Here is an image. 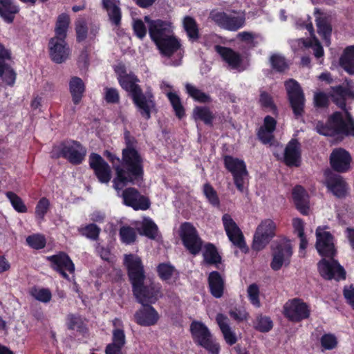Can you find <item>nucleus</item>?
<instances>
[{
    "instance_id": "obj_1",
    "label": "nucleus",
    "mask_w": 354,
    "mask_h": 354,
    "mask_svg": "<svg viewBox=\"0 0 354 354\" xmlns=\"http://www.w3.org/2000/svg\"><path fill=\"white\" fill-rule=\"evenodd\" d=\"M124 138L126 147L122 151V167H114L115 177L113 187L118 191L129 184L140 186L144 182V160L136 149L137 140L129 131L124 132Z\"/></svg>"
},
{
    "instance_id": "obj_2",
    "label": "nucleus",
    "mask_w": 354,
    "mask_h": 354,
    "mask_svg": "<svg viewBox=\"0 0 354 354\" xmlns=\"http://www.w3.org/2000/svg\"><path fill=\"white\" fill-rule=\"evenodd\" d=\"M124 264L136 301L140 304H155L162 296V287L159 283L152 281L145 282V271L141 258L133 254H125Z\"/></svg>"
},
{
    "instance_id": "obj_3",
    "label": "nucleus",
    "mask_w": 354,
    "mask_h": 354,
    "mask_svg": "<svg viewBox=\"0 0 354 354\" xmlns=\"http://www.w3.org/2000/svg\"><path fill=\"white\" fill-rule=\"evenodd\" d=\"M347 94V89L342 86H339L333 88L331 94L332 100L344 112L333 113L327 126L318 122L316 129L319 134L326 136L336 135L354 136V120L346 109L345 97Z\"/></svg>"
},
{
    "instance_id": "obj_4",
    "label": "nucleus",
    "mask_w": 354,
    "mask_h": 354,
    "mask_svg": "<svg viewBox=\"0 0 354 354\" xmlns=\"http://www.w3.org/2000/svg\"><path fill=\"white\" fill-rule=\"evenodd\" d=\"M316 249L318 253L328 259H323L317 264L319 272L322 277L326 279L335 280L345 279L346 272L339 263L333 259L336 253L333 237L327 231L320 227L316 230Z\"/></svg>"
},
{
    "instance_id": "obj_5",
    "label": "nucleus",
    "mask_w": 354,
    "mask_h": 354,
    "mask_svg": "<svg viewBox=\"0 0 354 354\" xmlns=\"http://www.w3.org/2000/svg\"><path fill=\"white\" fill-rule=\"evenodd\" d=\"M118 80L120 86L129 93L140 115L145 120H149L151 117V113L158 111L155 96L152 91H148L143 93L142 88L138 84L140 80L133 73L118 77Z\"/></svg>"
},
{
    "instance_id": "obj_6",
    "label": "nucleus",
    "mask_w": 354,
    "mask_h": 354,
    "mask_svg": "<svg viewBox=\"0 0 354 354\" xmlns=\"http://www.w3.org/2000/svg\"><path fill=\"white\" fill-rule=\"evenodd\" d=\"M57 158H63L73 165L82 163L86 156V149L79 141L66 140L54 147Z\"/></svg>"
},
{
    "instance_id": "obj_7",
    "label": "nucleus",
    "mask_w": 354,
    "mask_h": 354,
    "mask_svg": "<svg viewBox=\"0 0 354 354\" xmlns=\"http://www.w3.org/2000/svg\"><path fill=\"white\" fill-rule=\"evenodd\" d=\"M190 333L194 342L211 354H218L219 344L216 343L207 326L200 321L194 320L190 324Z\"/></svg>"
},
{
    "instance_id": "obj_8",
    "label": "nucleus",
    "mask_w": 354,
    "mask_h": 354,
    "mask_svg": "<svg viewBox=\"0 0 354 354\" xmlns=\"http://www.w3.org/2000/svg\"><path fill=\"white\" fill-rule=\"evenodd\" d=\"M292 254V245L290 240L282 239L276 241L272 246V259L270 268L274 271H278L283 266H288Z\"/></svg>"
},
{
    "instance_id": "obj_9",
    "label": "nucleus",
    "mask_w": 354,
    "mask_h": 354,
    "mask_svg": "<svg viewBox=\"0 0 354 354\" xmlns=\"http://www.w3.org/2000/svg\"><path fill=\"white\" fill-rule=\"evenodd\" d=\"M224 162L226 169L232 174L238 190L244 192L248 183V172L243 160L226 156Z\"/></svg>"
},
{
    "instance_id": "obj_10",
    "label": "nucleus",
    "mask_w": 354,
    "mask_h": 354,
    "mask_svg": "<svg viewBox=\"0 0 354 354\" xmlns=\"http://www.w3.org/2000/svg\"><path fill=\"white\" fill-rule=\"evenodd\" d=\"M180 236L183 245L194 256L199 254L203 248V240L196 227L189 222L183 223L180 227Z\"/></svg>"
},
{
    "instance_id": "obj_11",
    "label": "nucleus",
    "mask_w": 354,
    "mask_h": 354,
    "mask_svg": "<svg viewBox=\"0 0 354 354\" xmlns=\"http://www.w3.org/2000/svg\"><path fill=\"white\" fill-rule=\"evenodd\" d=\"M288 100L293 113L296 118L304 115L305 107V96L299 84L293 79L285 82Z\"/></svg>"
},
{
    "instance_id": "obj_12",
    "label": "nucleus",
    "mask_w": 354,
    "mask_h": 354,
    "mask_svg": "<svg viewBox=\"0 0 354 354\" xmlns=\"http://www.w3.org/2000/svg\"><path fill=\"white\" fill-rule=\"evenodd\" d=\"M277 225L270 218L263 220L257 226L254 234L252 248L259 251L263 250L275 236Z\"/></svg>"
},
{
    "instance_id": "obj_13",
    "label": "nucleus",
    "mask_w": 354,
    "mask_h": 354,
    "mask_svg": "<svg viewBox=\"0 0 354 354\" xmlns=\"http://www.w3.org/2000/svg\"><path fill=\"white\" fill-rule=\"evenodd\" d=\"M308 306L301 299L295 298L285 303L283 307V315L290 322H299L310 316Z\"/></svg>"
},
{
    "instance_id": "obj_14",
    "label": "nucleus",
    "mask_w": 354,
    "mask_h": 354,
    "mask_svg": "<svg viewBox=\"0 0 354 354\" xmlns=\"http://www.w3.org/2000/svg\"><path fill=\"white\" fill-rule=\"evenodd\" d=\"M148 26V32L151 40L154 43L173 34L172 23L160 19H152L149 15L144 17Z\"/></svg>"
},
{
    "instance_id": "obj_15",
    "label": "nucleus",
    "mask_w": 354,
    "mask_h": 354,
    "mask_svg": "<svg viewBox=\"0 0 354 354\" xmlns=\"http://www.w3.org/2000/svg\"><path fill=\"white\" fill-rule=\"evenodd\" d=\"M223 225L230 242L243 252H248V248L245 241L243 234L230 215L225 214L223 216Z\"/></svg>"
},
{
    "instance_id": "obj_16",
    "label": "nucleus",
    "mask_w": 354,
    "mask_h": 354,
    "mask_svg": "<svg viewBox=\"0 0 354 354\" xmlns=\"http://www.w3.org/2000/svg\"><path fill=\"white\" fill-rule=\"evenodd\" d=\"M66 39L53 37L49 40V56L51 60L56 64H62L70 57L71 50Z\"/></svg>"
},
{
    "instance_id": "obj_17",
    "label": "nucleus",
    "mask_w": 354,
    "mask_h": 354,
    "mask_svg": "<svg viewBox=\"0 0 354 354\" xmlns=\"http://www.w3.org/2000/svg\"><path fill=\"white\" fill-rule=\"evenodd\" d=\"M123 203L133 209L145 211L151 206V201L148 196L142 194L135 187H127L122 194Z\"/></svg>"
},
{
    "instance_id": "obj_18",
    "label": "nucleus",
    "mask_w": 354,
    "mask_h": 354,
    "mask_svg": "<svg viewBox=\"0 0 354 354\" xmlns=\"http://www.w3.org/2000/svg\"><path fill=\"white\" fill-rule=\"evenodd\" d=\"M11 62V51L0 43V77L9 86H14L17 78V73L10 65Z\"/></svg>"
},
{
    "instance_id": "obj_19",
    "label": "nucleus",
    "mask_w": 354,
    "mask_h": 354,
    "mask_svg": "<svg viewBox=\"0 0 354 354\" xmlns=\"http://www.w3.org/2000/svg\"><path fill=\"white\" fill-rule=\"evenodd\" d=\"M46 259L50 263L51 268L58 272L65 279H69V276L66 271L71 274L75 272V265L73 261L64 252H59L56 254L48 256L46 257Z\"/></svg>"
},
{
    "instance_id": "obj_20",
    "label": "nucleus",
    "mask_w": 354,
    "mask_h": 354,
    "mask_svg": "<svg viewBox=\"0 0 354 354\" xmlns=\"http://www.w3.org/2000/svg\"><path fill=\"white\" fill-rule=\"evenodd\" d=\"M89 166L101 183H108L111 179V170L109 164L96 153L89 155Z\"/></svg>"
},
{
    "instance_id": "obj_21",
    "label": "nucleus",
    "mask_w": 354,
    "mask_h": 354,
    "mask_svg": "<svg viewBox=\"0 0 354 354\" xmlns=\"http://www.w3.org/2000/svg\"><path fill=\"white\" fill-rule=\"evenodd\" d=\"M324 175V184L328 191L337 198H342L346 197L348 194V187L344 178L330 171H325Z\"/></svg>"
},
{
    "instance_id": "obj_22",
    "label": "nucleus",
    "mask_w": 354,
    "mask_h": 354,
    "mask_svg": "<svg viewBox=\"0 0 354 354\" xmlns=\"http://www.w3.org/2000/svg\"><path fill=\"white\" fill-rule=\"evenodd\" d=\"M142 307L137 310L134 314V322L141 326H152L156 325L160 315L153 304H141Z\"/></svg>"
},
{
    "instance_id": "obj_23",
    "label": "nucleus",
    "mask_w": 354,
    "mask_h": 354,
    "mask_svg": "<svg viewBox=\"0 0 354 354\" xmlns=\"http://www.w3.org/2000/svg\"><path fill=\"white\" fill-rule=\"evenodd\" d=\"M352 157L348 151L342 148H336L330 155V164L332 169L339 173L350 170Z\"/></svg>"
},
{
    "instance_id": "obj_24",
    "label": "nucleus",
    "mask_w": 354,
    "mask_h": 354,
    "mask_svg": "<svg viewBox=\"0 0 354 354\" xmlns=\"http://www.w3.org/2000/svg\"><path fill=\"white\" fill-rule=\"evenodd\" d=\"M245 16L243 12L232 11L230 13L223 12V28L230 30L236 31L244 26Z\"/></svg>"
},
{
    "instance_id": "obj_25",
    "label": "nucleus",
    "mask_w": 354,
    "mask_h": 354,
    "mask_svg": "<svg viewBox=\"0 0 354 354\" xmlns=\"http://www.w3.org/2000/svg\"><path fill=\"white\" fill-rule=\"evenodd\" d=\"M119 0H102V8L106 11L110 22L118 27L121 25L122 11Z\"/></svg>"
},
{
    "instance_id": "obj_26",
    "label": "nucleus",
    "mask_w": 354,
    "mask_h": 354,
    "mask_svg": "<svg viewBox=\"0 0 354 354\" xmlns=\"http://www.w3.org/2000/svg\"><path fill=\"white\" fill-rule=\"evenodd\" d=\"M155 45L160 53L167 57H171L181 46L178 39L172 34L158 41Z\"/></svg>"
},
{
    "instance_id": "obj_27",
    "label": "nucleus",
    "mask_w": 354,
    "mask_h": 354,
    "mask_svg": "<svg viewBox=\"0 0 354 354\" xmlns=\"http://www.w3.org/2000/svg\"><path fill=\"white\" fill-rule=\"evenodd\" d=\"M301 158L300 143L295 139L291 140L286 147L284 162L288 166H299Z\"/></svg>"
},
{
    "instance_id": "obj_28",
    "label": "nucleus",
    "mask_w": 354,
    "mask_h": 354,
    "mask_svg": "<svg viewBox=\"0 0 354 354\" xmlns=\"http://www.w3.org/2000/svg\"><path fill=\"white\" fill-rule=\"evenodd\" d=\"M292 198L296 208L304 215L310 212L309 196L306 191L300 185L292 189Z\"/></svg>"
},
{
    "instance_id": "obj_29",
    "label": "nucleus",
    "mask_w": 354,
    "mask_h": 354,
    "mask_svg": "<svg viewBox=\"0 0 354 354\" xmlns=\"http://www.w3.org/2000/svg\"><path fill=\"white\" fill-rule=\"evenodd\" d=\"M68 86L73 103L78 105L82 102L86 91L84 82L80 77L73 76L69 80Z\"/></svg>"
},
{
    "instance_id": "obj_30",
    "label": "nucleus",
    "mask_w": 354,
    "mask_h": 354,
    "mask_svg": "<svg viewBox=\"0 0 354 354\" xmlns=\"http://www.w3.org/2000/svg\"><path fill=\"white\" fill-rule=\"evenodd\" d=\"M20 8L15 0H0V17L8 24H12Z\"/></svg>"
},
{
    "instance_id": "obj_31",
    "label": "nucleus",
    "mask_w": 354,
    "mask_h": 354,
    "mask_svg": "<svg viewBox=\"0 0 354 354\" xmlns=\"http://www.w3.org/2000/svg\"><path fill=\"white\" fill-rule=\"evenodd\" d=\"M277 124L276 120L267 115L264 118L263 124L259 128L257 136L259 139L263 143H270L273 139V132L275 130Z\"/></svg>"
},
{
    "instance_id": "obj_32",
    "label": "nucleus",
    "mask_w": 354,
    "mask_h": 354,
    "mask_svg": "<svg viewBox=\"0 0 354 354\" xmlns=\"http://www.w3.org/2000/svg\"><path fill=\"white\" fill-rule=\"evenodd\" d=\"M223 59H224L232 69L239 71L243 70L241 67L242 57L241 55L229 48L223 47Z\"/></svg>"
},
{
    "instance_id": "obj_33",
    "label": "nucleus",
    "mask_w": 354,
    "mask_h": 354,
    "mask_svg": "<svg viewBox=\"0 0 354 354\" xmlns=\"http://www.w3.org/2000/svg\"><path fill=\"white\" fill-rule=\"evenodd\" d=\"M203 257V263L205 265H213L221 262V257L218 254L217 248L211 243H207L204 245Z\"/></svg>"
},
{
    "instance_id": "obj_34",
    "label": "nucleus",
    "mask_w": 354,
    "mask_h": 354,
    "mask_svg": "<svg viewBox=\"0 0 354 354\" xmlns=\"http://www.w3.org/2000/svg\"><path fill=\"white\" fill-rule=\"evenodd\" d=\"M192 115L196 121L200 120L206 125H212L214 116L207 106H196L193 109Z\"/></svg>"
},
{
    "instance_id": "obj_35",
    "label": "nucleus",
    "mask_w": 354,
    "mask_h": 354,
    "mask_svg": "<svg viewBox=\"0 0 354 354\" xmlns=\"http://www.w3.org/2000/svg\"><path fill=\"white\" fill-rule=\"evenodd\" d=\"M71 23L70 17L66 13L60 14L57 19L55 28V36L58 37H67V31Z\"/></svg>"
},
{
    "instance_id": "obj_36",
    "label": "nucleus",
    "mask_w": 354,
    "mask_h": 354,
    "mask_svg": "<svg viewBox=\"0 0 354 354\" xmlns=\"http://www.w3.org/2000/svg\"><path fill=\"white\" fill-rule=\"evenodd\" d=\"M342 67L349 74H354V46L347 47L340 58Z\"/></svg>"
},
{
    "instance_id": "obj_37",
    "label": "nucleus",
    "mask_w": 354,
    "mask_h": 354,
    "mask_svg": "<svg viewBox=\"0 0 354 354\" xmlns=\"http://www.w3.org/2000/svg\"><path fill=\"white\" fill-rule=\"evenodd\" d=\"M208 283L211 294L216 298L221 297V274L217 271L210 272Z\"/></svg>"
},
{
    "instance_id": "obj_38",
    "label": "nucleus",
    "mask_w": 354,
    "mask_h": 354,
    "mask_svg": "<svg viewBox=\"0 0 354 354\" xmlns=\"http://www.w3.org/2000/svg\"><path fill=\"white\" fill-rule=\"evenodd\" d=\"M185 89L188 95L196 102L200 103H209L212 102L209 95L205 93L191 84H186Z\"/></svg>"
},
{
    "instance_id": "obj_39",
    "label": "nucleus",
    "mask_w": 354,
    "mask_h": 354,
    "mask_svg": "<svg viewBox=\"0 0 354 354\" xmlns=\"http://www.w3.org/2000/svg\"><path fill=\"white\" fill-rule=\"evenodd\" d=\"M183 27L189 40L195 41L199 38L200 35L198 25L193 17L189 16L185 17L183 19Z\"/></svg>"
},
{
    "instance_id": "obj_40",
    "label": "nucleus",
    "mask_w": 354,
    "mask_h": 354,
    "mask_svg": "<svg viewBox=\"0 0 354 354\" xmlns=\"http://www.w3.org/2000/svg\"><path fill=\"white\" fill-rule=\"evenodd\" d=\"M167 97L174 109L176 116L181 120L185 116V109L182 104L181 99L175 92H168Z\"/></svg>"
},
{
    "instance_id": "obj_41",
    "label": "nucleus",
    "mask_w": 354,
    "mask_h": 354,
    "mask_svg": "<svg viewBox=\"0 0 354 354\" xmlns=\"http://www.w3.org/2000/svg\"><path fill=\"white\" fill-rule=\"evenodd\" d=\"M156 272L159 278L162 281L167 282H169L175 273L178 274V272L170 263H159L156 268Z\"/></svg>"
},
{
    "instance_id": "obj_42",
    "label": "nucleus",
    "mask_w": 354,
    "mask_h": 354,
    "mask_svg": "<svg viewBox=\"0 0 354 354\" xmlns=\"http://www.w3.org/2000/svg\"><path fill=\"white\" fill-rule=\"evenodd\" d=\"M158 232L157 225L151 218L145 219L142 223L139 234L150 239H155Z\"/></svg>"
},
{
    "instance_id": "obj_43",
    "label": "nucleus",
    "mask_w": 354,
    "mask_h": 354,
    "mask_svg": "<svg viewBox=\"0 0 354 354\" xmlns=\"http://www.w3.org/2000/svg\"><path fill=\"white\" fill-rule=\"evenodd\" d=\"M316 25L318 33L326 41V44L329 45L332 28L326 18L324 17H317Z\"/></svg>"
},
{
    "instance_id": "obj_44",
    "label": "nucleus",
    "mask_w": 354,
    "mask_h": 354,
    "mask_svg": "<svg viewBox=\"0 0 354 354\" xmlns=\"http://www.w3.org/2000/svg\"><path fill=\"white\" fill-rule=\"evenodd\" d=\"M120 239L126 245L133 243L137 239L136 232L134 228L129 225L122 226L119 230Z\"/></svg>"
},
{
    "instance_id": "obj_45",
    "label": "nucleus",
    "mask_w": 354,
    "mask_h": 354,
    "mask_svg": "<svg viewBox=\"0 0 354 354\" xmlns=\"http://www.w3.org/2000/svg\"><path fill=\"white\" fill-rule=\"evenodd\" d=\"M79 233L88 239L97 241L101 232V229L95 223H90L85 226H81L78 229Z\"/></svg>"
},
{
    "instance_id": "obj_46",
    "label": "nucleus",
    "mask_w": 354,
    "mask_h": 354,
    "mask_svg": "<svg viewBox=\"0 0 354 354\" xmlns=\"http://www.w3.org/2000/svg\"><path fill=\"white\" fill-rule=\"evenodd\" d=\"M7 198L11 203L13 209L18 213H26L28 208L24 203V201L17 194L13 192L9 191L6 193Z\"/></svg>"
},
{
    "instance_id": "obj_47",
    "label": "nucleus",
    "mask_w": 354,
    "mask_h": 354,
    "mask_svg": "<svg viewBox=\"0 0 354 354\" xmlns=\"http://www.w3.org/2000/svg\"><path fill=\"white\" fill-rule=\"evenodd\" d=\"M76 40L80 43L84 41L88 35V26L86 20L84 17H79L75 22Z\"/></svg>"
},
{
    "instance_id": "obj_48",
    "label": "nucleus",
    "mask_w": 354,
    "mask_h": 354,
    "mask_svg": "<svg viewBox=\"0 0 354 354\" xmlns=\"http://www.w3.org/2000/svg\"><path fill=\"white\" fill-rule=\"evenodd\" d=\"M306 28L310 32L312 39L310 44V46H311L313 48L315 56L317 58L322 57L324 55V50L320 42L315 36L313 24L311 22L307 24L306 25Z\"/></svg>"
},
{
    "instance_id": "obj_49",
    "label": "nucleus",
    "mask_w": 354,
    "mask_h": 354,
    "mask_svg": "<svg viewBox=\"0 0 354 354\" xmlns=\"http://www.w3.org/2000/svg\"><path fill=\"white\" fill-rule=\"evenodd\" d=\"M26 243L28 246L35 250H41L45 248L46 240L44 235L33 234L26 237Z\"/></svg>"
},
{
    "instance_id": "obj_50",
    "label": "nucleus",
    "mask_w": 354,
    "mask_h": 354,
    "mask_svg": "<svg viewBox=\"0 0 354 354\" xmlns=\"http://www.w3.org/2000/svg\"><path fill=\"white\" fill-rule=\"evenodd\" d=\"M203 194L208 202L214 207H218L220 201L216 191L209 183L203 185Z\"/></svg>"
},
{
    "instance_id": "obj_51",
    "label": "nucleus",
    "mask_w": 354,
    "mask_h": 354,
    "mask_svg": "<svg viewBox=\"0 0 354 354\" xmlns=\"http://www.w3.org/2000/svg\"><path fill=\"white\" fill-rule=\"evenodd\" d=\"M145 23V20L142 21L140 19H135L133 20L132 23L133 34L140 40H142L147 33L148 27L147 28Z\"/></svg>"
},
{
    "instance_id": "obj_52",
    "label": "nucleus",
    "mask_w": 354,
    "mask_h": 354,
    "mask_svg": "<svg viewBox=\"0 0 354 354\" xmlns=\"http://www.w3.org/2000/svg\"><path fill=\"white\" fill-rule=\"evenodd\" d=\"M50 207V201L46 197H42L37 202L35 207V216L43 220Z\"/></svg>"
},
{
    "instance_id": "obj_53",
    "label": "nucleus",
    "mask_w": 354,
    "mask_h": 354,
    "mask_svg": "<svg viewBox=\"0 0 354 354\" xmlns=\"http://www.w3.org/2000/svg\"><path fill=\"white\" fill-rule=\"evenodd\" d=\"M273 326L272 322L268 317L259 316L257 317V321L254 328L263 333L268 332Z\"/></svg>"
},
{
    "instance_id": "obj_54",
    "label": "nucleus",
    "mask_w": 354,
    "mask_h": 354,
    "mask_svg": "<svg viewBox=\"0 0 354 354\" xmlns=\"http://www.w3.org/2000/svg\"><path fill=\"white\" fill-rule=\"evenodd\" d=\"M247 293L250 303L255 307H260L259 286L256 283L250 284L248 288Z\"/></svg>"
},
{
    "instance_id": "obj_55",
    "label": "nucleus",
    "mask_w": 354,
    "mask_h": 354,
    "mask_svg": "<svg viewBox=\"0 0 354 354\" xmlns=\"http://www.w3.org/2000/svg\"><path fill=\"white\" fill-rule=\"evenodd\" d=\"M83 322L79 315L70 313L66 317V326L68 330L77 329L80 331L83 326Z\"/></svg>"
},
{
    "instance_id": "obj_56",
    "label": "nucleus",
    "mask_w": 354,
    "mask_h": 354,
    "mask_svg": "<svg viewBox=\"0 0 354 354\" xmlns=\"http://www.w3.org/2000/svg\"><path fill=\"white\" fill-rule=\"evenodd\" d=\"M228 313L232 319L238 322L245 321L249 317L248 313L243 307L231 308Z\"/></svg>"
},
{
    "instance_id": "obj_57",
    "label": "nucleus",
    "mask_w": 354,
    "mask_h": 354,
    "mask_svg": "<svg viewBox=\"0 0 354 354\" xmlns=\"http://www.w3.org/2000/svg\"><path fill=\"white\" fill-rule=\"evenodd\" d=\"M272 67L277 71L282 72L288 68V64L283 57L279 55H273L270 58Z\"/></svg>"
},
{
    "instance_id": "obj_58",
    "label": "nucleus",
    "mask_w": 354,
    "mask_h": 354,
    "mask_svg": "<svg viewBox=\"0 0 354 354\" xmlns=\"http://www.w3.org/2000/svg\"><path fill=\"white\" fill-rule=\"evenodd\" d=\"M223 336L229 345H233L237 342V335L232 328L227 324L223 322Z\"/></svg>"
},
{
    "instance_id": "obj_59",
    "label": "nucleus",
    "mask_w": 354,
    "mask_h": 354,
    "mask_svg": "<svg viewBox=\"0 0 354 354\" xmlns=\"http://www.w3.org/2000/svg\"><path fill=\"white\" fill-rule=\"evenodd\" d=\"M111 344L124 347L126 344V336L123 328H114L112 331V342Z\"/></svg>"
},
{
    "instance_id": "obj_60",
    "label": "nucleus",
    "mask_w": 354,
    "mask_h": 354,
    "mask_svg": "<svg viewBox=\"0 0 354 354\" xmlns=\"http://www.w3.org/2000/svg\"><path fill=\"white\" fill-rule=\"evenodd\" d=\"M337 339L333 335L326 334L321 338V344L324 349L331 350L337 346Z\"/></svg>"
},
{
    "instance_id": "obj_61",
    "label": "nucleus",
    "mask_w": 354,
    "mask_h": 354,
    "mask_svg": "<svg viewBox=\"0 0 354 354\" xmlns=\"http://www.w3.org/2000/svg\"><path fill=\"white\" fill-rule=\"evenodd\" d=\"M256 36V34L248 31L241 32L236 35L239 40L245 42L251 47H254L257 45V42L254 41Z\"/></svg>"
},
{
    "instance_id": "obj_62",
    "label": "nucleus",
    "mask_w": 354,
    "mask_h": 354,
    "mask_svg": "<svg viewBox=\"0 0 354 354\" xmlns=\"http://www.w3.org/2000/svg\"><path fill=\"white\" fill-rule=\"evenodd\" d=\"M104 99L106 102L117 104L120 101V95L115 88H106Z\"/></svg>"
},
{
    "instance_id": "obj_63",
    "label": "nucleus",
    "mask_w": 354,
    "mask_h": 354,
    "mask_svg": "<svg viewBox=\"0 0 354 354\" xmlns=\"http://www.w3.org/2000/svg\"><path fill=\"white\" fill-rule=\"evenodd\" d=\"M33 296L37 300L44 303L49 302L52 298L51 292L48 288H41L36 290Z\"/></svg>"
},
{
    "instance_id": "obj_64",
    "label": "nucleus",
    "mask_w": 354,
    "mask_h": 354,
    "mask_svg": "<svg viewBox=\"0 0 354 354\" xmlns=\"http://www.w3.org/2000/svg\"><path fill=\"white\" fill-rule=\"evenodd\" d=\"M328 102V98L326 94L324 93L320 92L317 93L314 95V103L315 105L317 107H324L327 106Z\"/></svg>"
}]
</instances>
